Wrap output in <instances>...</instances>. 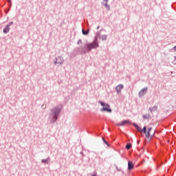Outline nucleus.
<instances>
[{
	"mask_svg": "<svg viewBox=\"0 0 176 176\" xmlns=\"http://www.w3.org/2000/svg\"><path fill=\"white\" fill-rule=\"evenodd\" d=\"M99 38H100V39H101L102 41H107L108 36L107 34L100 35Z\"/></svg>",
	"mask_w": 176,
	"mask_h": 176,
	"instance_id": "16",
	"label": "nucleus"
},
{
	"mask_svg": "<svg viewBox=\"0 0 176 176\" xmlns=\"http://www.w3.org/2000/svg\"><path fill=\"white\" fill-rule=\"evenodd\" d=\"M142 118L143 119H149L151 118V114L143 115Z\"/></svg>",
	"mask_w": 176,
	"mask_h": 176,
	"instance_id": "19",
	"label": "nucleus"
},
{
	"mask_svg": "<svg viewBox=\"0 0 176 176\" xmlns=\"http://www.w3.org/2000/svg\"><path fill=\"white\" fill-rule=\"evenodd\" d=\"M124 86L122 84H120L116 87V90L117 91V94H119L120 93L122 89H123Z\"/></svg>",
	"mask_w": 176,
	"mask_h": 176,
	"instance_id": "10",
	"label": "nucleus"
},
{
	"mask_svg": "<svg viewBox=\"0 0 176 176\" xmlns=\"http://www.w3.org/2000/svg\"><path fill=\"white\" fill-rule=\"evenodd\" d=\"M148 111H150L151 113H153V112H156V111H157V106L149 107Z\"/></svg>",
	"mask_w": 176,
	"mask_h": 176,
	"instance_id": "13",
	"label": "nucleus"
},
{
	"mask_svg": "<svg viewBox=\"0 0 176 176\" xmlns=\"http://www.w3.org/2000/svg\"><path fill=\"white\" fill-rule=\"evenodd\" d=\"M91 176H97V175H96V174H94V175H92Z\"/></svg>",
	"mask_w": 176,
	"mask_h": 176,
	"instance_id": "28",
	"label": "nucleus"
},
{
	"mask_svg": "<svg viewBox=\"0 0 176 176\" xmlns=\"http://www.w3.org/2000/svg\"><path fill=\"white\" fill-rule=\"evenodd\" d=\"M80 43H82V40L79 39L77 42V45H80Z\"/></svg>",
	"mask_w": 176,
	"mask_h": 176,
	"instance_id": "22",
	"label": "nucleus"
},
{
	"mask_svg": "<svg viewBox=\"0 0 176 176\" xmlns=\"http://www.w3.org/2000/svg\"><path fill=\"white\" fill-rule=\"evenodd\" d=\"M139 131L144 133L146 138H149V137H151V133L146 131V126H144L143 129L140 128V130H139Z\"/></svg>",
	"mask_w": 176,
	"mask_h": 176,
	"instance_id": "7",
	"label": "nucleus"
},
{
	"mask_svg": "<svg viewBox=\"0 0 176 176\" xmlns=\"http://www.w3.org/2000/svg\"><path fill=\"white\" fill-rule=\"evenodd\" d=\"M12 25H13V21H11L6 25L3 29V34H8L9 31H10V27H12Z\"/></svg>",
	"mask_w": 176,
	"mask_h": 176,
	"instance_id": "5",
	"label": "nucleus"
},
{
	"mask_svg": "<svg viewBox=\"0 0 176 176\" xmlns=\"http://www.w3.org/2000/svg\"><path fill=\"white\" fill-rule=\"evenodd\" d=\"M54 65H63L64 64V58L61 56H58V57L55 58V60L54 61Z\"/></svg>",
	"mask_w": 176,
	"mask_h": 176,
	"instance_id": "4",
	"label": "nucleus"
},
{
	"mask_svg": "<svg viewBox=\"0 0 176 176\" xmlns=\"http://www.w3.org/2000/svg\"><path fill=\"white\" fill-rule=\"evenodd\" d=\"M134 168V164L131 161L128 162V170L129 171H131V169Z\"/></svg>",
	"mask_w": 176,
	"mask_h": 176,
	"instance_id": "11",
	"label": "nucleus"
},
{
	"mask_svg": "<svg viewBox=\"0 0 176 176\" xmlns=\"http://www.w3.org/2000/svg\"><path fill=\"white\" fill-rule=\"evenodd\" d=\"M78 48L80 49V54H86L87 52H89L87 50V44H85V45H82Z\"/></svg>",
	"mask_w": 176,
	"mask_h": 176,
	"instance_id": "6",
	"label": "nucleus"
},
{
	"mask_svg": "<svg viewBox=\"0 0 176 176\" xmlns=\"http://www.w3.org/2000/svg\"><path fill=\"white\" fill-rule=\"evenodd\" d=\"M100 45L98 44V36H96L92 43L87 45V50L88 52H91L93 49H97Z\"/></svg>",
	"mask_w": 176,
	"mask_h": 176,
	"instance_id": "2",
	"label": "nucleus"
},
{
	"mask_svg": "<svg viewBox=\"0 0 176 176\" xmlns=\"http://www.w3.org/2000/svg\"><path fill=\"white\" fill-rule=\"evenodd\" d=\"M7 2L10 3V6H12V0H7Z\"/></svg>",
	"mask_w": 176,
	"mask_h": 176,
	"instance_id": "23",
	"label": "nucleus"
},
{
	"mask_svg": "<svg viewBox=\"0 0 176 176\" xmlns=\"http://www.w3.org/2000/svg\"><path fill=\"white\" fill-rule=\"evenodd\" d=\"M80 153H83L80 152Z\"/></svg>",
	"mask_w": 176,
	"mask_h": 176,
	"instance_id": "31",
	"label": "nucleus"
},
{
	"mask_svg": "<svg viewBox=\"0 0 176 176\" xmlns=\"http://www.w3.org/2000/svg\"><path fill=\"white\" fill-rule=\"evenodd\" d=\"M49 162H50V157L41 160V163H43V164H49Z\"/></svg>",
	"mask_w": 176,
	"mask_h": 176,
	"instance_id": "14",
	"label": "nucleus"
},
{
	"mask_svg": "<svg viewBox=\"0 0 176 176\" xmlns=\"http://www.w3.org/2000/svg\"><path fill=\"white\" fill-rule=\"evenodd\" d=\"M89 32H90V29H88L87 30H85L84 29H82V35H89Z\"/></svg>",
	"mask_w": 176,
	"mask_h": 176,
	"instance_id": "15",
	"label": "nucleus"
},
{
	"mask_svg": "<svg viewBox=\"0 0 176 176\" xmlns=\"http://www.w3.org/2000/svg\"><path fill=\"white\" fill-rule=\"evenodd\" d=\"M102 5H104V8H107V10H109L110 6L108 3H104V1H102Z\"/></svg>",
	"mask_w": 176,
	"mask_h": 176,
	"instance_id": "18",
	"label": "nucleus"
},
{
	"mask_svg": "<svg viewBox=\"0 0 176 176\" xmlns=\"http://www.w3.org/2000/svg\"><path fill=\"white\" fill-rule=\"evenodd\" d=\"M151 130H152V127L148 128L147 133H151Z\"/></svg>",
	"mask_w": 176,
	"mask_h": 176,
	"instance_id": "24",
	"label": "nucleus"
},
{
	"mask_svg": "<svg viewBox=\"0 0 176 176\" xmlns=\"http://www.w3.org/2000/svg\"><path fill=\"white\" fill-rule=\"evenodd\" d=\"M8 11H6V13H8Z\"/></svg>",
	"mask_w": 176,
	"mask_h": 176,
	"instance_id": "30",
	"label": "nucleus"
},
{
	"mask_svg": "<svg viewBox=\"0 0 176 176\" xmlns=\"http://www.w3.org/2000/svg\"><path fill=\"white\" fill-rule=\"evenodd\" d=\"M61 111H63V104H58L50 110V123L51 124H54L58 120V117L60 116V113H61Z\"/></svg>",
	"mask_w": 176,
	"mask_h": 176,
	"instance_id": "1",
	"label": "nucleus"
},
{
	"mask_svg": "<svg viewBox=\"0 0 176 176\" xmlns=\"http://www.w3.org/2000/svg\"><path fill=\"white\" fill-rule=\"evenodd\" d=\"M102 141L103 142H104V144H106V145H107L108 146H111V144H109V143H108V142H107V140H105L104 138H102Z\"/></svg>",
	"mask_w": 176,
	"mask_h": 176,
	"instance_id": "21",
	"label": "nucleus"
},
{
	"mask_svg": "<svg viewBox=\"0 0 176 176\" xmlns=\"http://www.w3.org/2000/svg\"><path fill=\"white\" fill-rule=\"evenodd\" d=\"M108 1L109 0H103L104 3H108Z\"/></svg>",
	"mask_w": 176,
	"mask_h": 176,
	"instance_id": "25",
	"label": "nucleus"
},
{
	"mask_svg": "<svg viewBox=\"0 0 176 176\" xmlns=\"http://www.w3.org/2000/svg\"><path fill=\"white\" fill-rule=\"evenodd\" d=\"M131 146H132L131 144H126L125 146V148L127 149V151H129V149H130Z\"/></svg>",
	"mask_w": 176,
	"mask_h": 176,
	"instance_id": "20",
	"label": "nucleus"
},
{
	"mask_svg": "<svg viewBox=\"0 0 176 176\" xmlns=\"http://www.w3.org/2000/svg\"><path fill=\"white\" fill-rule=\"evenodd\" d=\"M147 91H148V87L142 89L138 93L139 97H144V96H145V94H146Z\"/></svg>",
	"mask_w": 176,
	"mask_h": 176,
	"instance_id": "8",
	"label": "nucleus"
},
{
	"mask_svg": "<svg viewBox=\"0 0 176 176\" xmlns=\"http://www.w3.org/2000/svg\"><path fill=\"white\" fill-rule=\"evenodd\" d=\"M98 103L103 107V108L100 109L101 112H109V113L112 112V109H109L110 106L109 104H107L101 100H99Z\"/></svg>",
	"mask_w": 176,
	"mask_h": 176,
	"instance_id": "3",
	"label": "nucleus"
},
{
	"mask_svg": "<svg viewBox=\"0 0 176 176\" xmlns=\"http://www.w3.org/2000/svg\"><path fill=\"white\" fill-rule=\"evenodd\" d=\"M132 124L133 126H134L136 130H138V131H140V130H141V127H140V126H138L137 123H133Z\"/></svg>",
	"mask_w": 176,
	"mask_h": 176,
	"instance_id": "17",
	"label": "nucleus"
},
{
	"mask_svg": "<svg viewBox=\"0 0 176 176\" xmlns=\"http://www.w3.org/2000/svg\"><path fill=\"white\" fill-rule=\"evenodd\" d=\"M99 28H100V26H98L97 28H96V30H98Z\"/></svg>",
	"mask_w": 176,
	"mask_h": 176,
	"instance_id": "27",
	"label": "nucleus"
},
{
	"mask_svg": "<svg viewBox=\"0 0 176 176\" xmlns=\"http://www.w3.org/2000/svg\"><path fill=\"white\" fill-rule=\"evenodd\" d=\"M131 122H130V120H124L121 122L118 123L116 126H124V124H131Z\"/></svg>",
	"mask_w": 176,
	"mask_h": 176,
	"instance_id": "9",
	"label": "nucleus"
},
{
	"mask_svg": "<svg viewBox=\"0 0 176 176\" xmlns=\"http://www.w3.org/2000/svg\"><path fill=\"white\" fill-rule=\"evenodd\" d=\"M175 61H176V56H175Z\"/></svg>",
	"mask_w": 176,
	"mask_h": 176,
	"instance_id": "29",
	"label": "nucleus"
},
{
	"mask_svg": "<svg viewBox=\"0 0 176 176\" xmlns=\"http://www.w3.org/2000/svg\"><path fill=\"white\" fill-rule=\"evenodd\" d=\"M116 170H117V171H120L121 170V169L118 168V166H116Z\"/></svg>",
	"mask_w": 176,
	"mask_h": 176,
	"instance_id": "26",
	"label": "nucleus"
},
{
	"mask_svg": "<svg viewBox=\"0 0 176 176\" xmlns=\"http://www.w3.org/2000/svg\"><path fill=\"white\" fill-rule=\"evenodd\" d=\"M73 56H78V54H80V49L79 47H76L74 50L72 52Z\"/></svg>",
	"mask_w": 176,
	"mask_h": 176,
	"instance_id": "12",
	"label": "nucleus"
}]
</instances>
